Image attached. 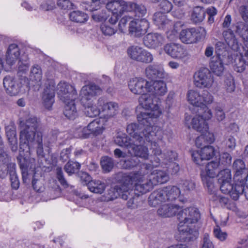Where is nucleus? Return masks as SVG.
<instances>
[{
	"mask_svg": "<svg viewBox=\"0 0 248 248\" xmlns=\"http://www.w3.org/2000/svg\"><path fill=\"white\" fill-rule=\"evenodd\" d=\"M177 218L179 222L178 224L179 240L189 242L196 240L199 235L194 224L198 222L200 218V214L198 209L188 207L177 213Z\"/></svg>",
	"mask_w": 248,
	"mask_h": 248,
	"instance_id": "obj_1",
	"label": "nucleus"
},
{
	"mask_svg": "<svg viewBox=\"0 0 248 248\" xmlns=\"http://www.w3.org/2000/svg\"><path fill=\"white\" fill-rule=\"evenodd\" d=\"M132 184L131 177L126 174H123L121 181L108 190V198L111 201L118 198L124 200H128L127 202L128 208L131 209L137 208L139 197L132 189L130 188L129 186Z\"/></svg>",
	"mask_w": 248,
	"mask_h": 248,
	"instance_id": "obj_2",
	"label": "nucleus"
},
{
	"mask_svg": "<svg viewBox=\"0 0 248 248\" xmlns=\"http://www.w3.org/2000/svg\"><path fill=\"white\" fill-rule=\"evenodd\" d=\"M40 121L35 117H30L25 122L20 123L19 152H30V143H32L39 131Z\"/></svg>",
	"mask_w": 248,
	"mask_h": 248,
	"instance_id": "obj_3",
	"label": "nucleus"
},
{
	"mask_svg": "<svg viewBox=\"0 0 248 248\" xmlns=\"http://www.w3.org/2000/svg\"><path fill=\"white\" fill-rule=\"evenodd\" d=\"M114 142L120 146L126 148L128 153L131 155L140 156L145 159L148 158V148L145 146L137 144L125 134H119L115 138Z\"/></svg>",
	"mask_w": 248,
	"mask_h": 248,
	"instance_id": "obj_4",
	"label": "nucleus"
},
{
	"mask_svg": "<svg viewBox=\"0 0 248 248\" xmlns=\"http://www.w3.org/2000/svg\"><path fill=\"white\" fill-rule=\"evenodd\" d=\"M126 131L137 144L142 146H144L147 142L152 141L155 136V132L153 131V127L143 128L136 123H131L127 125Z\"/></svg>",
	"mask_w": 248,
	"mask_h": 248,
	"instance_id": "obj_5",
	"label": "nucleus"
},
{
	"mask_svg": "<svg viewBox=\"0 0 248 248\" xmlns=\"http://www.w3.org/2000/svg\"><path fill=\"white\" fill-rule=\"evenodd\" d=\"M221 169L219 161L214 160L208 162L206 165V175L201 174V178L204 186L208 192H213L214 184L213 178L217 175Z\"/></svg>",
	"mask_w": 248,
	"mask_h": 248,
	"instance_id": "obj_6",
	"label": "nucleus"
},
{
	"mask_svg": "<svg viewBox=\"0 0 248 248\" xmlns=\"http://www.w3.org/2000/svg\"><path fill=\"white\" fill-rule=\"evenodd\" d=\"M206 34V31L203 27L191 28L182 30L179 38L184 43L190 44L203 40Z\"/></svg>",
	"mask_w": 248,
	"mask_h": 248,
	"instance_id": "obj_7",
	"label": "nucleus"
},
{
	"mask_svg": "<svg viewBox=\"0 0 248 248\" xmlns=\"http://www.w3.org/2000/svg\"><path fill=\"white\" fill-rule=\"evenodd\" d=\"M126 52L129 58L137 62L148 64L154 60L153 55L151 52L138 46H129Z\"/></svg>",
	"mask_w": 248,
	"mask_h": 248,
	"instance_id": "obj_8",
	"label": "nucleus"
},
{
	"mask_svg": "<svg viewBox=\"0 0 248 248\" xmlns=\"http://www.w3.org/2000/svg\"><path fill=\"white\" fill-rule=\"evenodd\" d=\"M3 84L6 93L11 96H15L18 94L23 86H29V81L25 77H23L20 81L14 77L6 76L3 78Z\"/></svg>",
	"mask_w": 248,
	"mask_h": 248,
	"instance_id": "obj_9",
	"label": "nucleus"
},
{
	"mask_svg": "<svg viewBox=\"0 0 248 248\" xmlns=\"http://www.w3.org/2000/svg\"><path fill=\"white\" fill-rule=\"evenodd\" d=\"M149 26V22L145 18L132 20L129 23V34L135 37H140L147 32Z\"/></svg>",
	"mask_w": 248,
	"mask_h": 248,
	"instance_id": "obj_10",
	"label": "nucleus"
},
{
	"mask_svg": "<svg viewBox=\"0 0 248 248\" xmlns=\"http://www.w3.org/2000/svg\"><path fill=\"white\" fill-rule=\"evenodd\" d=\"M200 151H193L191 154L193 161L198 165L202 166L204 161L210 160L215 155V149L211 145H204Z\"/></svg>",
	"mask_w": 248,
	"mask_h": 248,
	"instance_id": "obj_11",
	"label": "nucleus"
},
{
	"mask_svg": "<svg viewBox=\"0 0 248 248\" xmlns=\"http://www.w3.org/2000/svg\"><path fill=\"white\" fill-rule=\"evenodd\" d=\"M194 84L200 88H209L213 83L212 74L207 68L200 70L194 76Z\"/></svg>",
	"mask_w": 248,
	"mask_h": 248,
	"instance_id": "obj_12",
	"label": "nucleus"
},
{
	"mask_svg": "<svg viewBox=\"0 0 248 248\" xmlns=\"http://www.w3.org/2000/svg\"><path fill=\"white\" fill-rule=\"evenodd\" d=\"M102 93V89L94 83L83 86L80 93L81 103L85 104L88 101L93 102V98L95 96L100 95Z\"/></svg>",
	"mask_w": 248,
	"mask_h": 248,
	"instance_id": "obj_13",
	"label": "nucleus"
},
{
	"mask_svg": "<svg viewBox=\"0 0 248 248\" xmlns=\"http://www.w3.org/2000/svg\"><path fill=\"white\" fill-rule=\"evenodd\" d=\"M158 98L156 96L147 93L142 94L139 98L140 104L146 110L151 111H161L158 105Z\"/></svg>",
	"mask_w": 248,
	"mask_h": 248,
	"instance_id": "obj_14",
	"label": "nucleus"
},
{
	"mask_svg": "<svg viewBox=\"0 0 248 248\" xmlns=\"http://www.w3.org/2000/svg\"><path fill=\"white\" fill-rule=\"evenodd\" d=\"M150 87L149 82L142 78H132L128 82L129 90L136 94L142 95L146 92H150Z\"/></svg>",
	"mask_w": 248,
	"mask_h": 248,
	"instance_id": "obj_15",
	"label": "nucleus"
},
{
	"mask_svg": "<svg viewBox=\"0 0 248 248\" xmlns=\"http://www.w3.org/2000/svg\"><path fill=\"white\" fill-rule=\"evenodd\" d=\"M129 1L112 0L107 3L106 8L112 14L121 16L125 12H128Z\"/></svg>",
	"mask_w": 248,
	"mask_h": 248,
	"instance_id": "obj_16",
	"label": "nucleus"
},
{
	"mask_svg": "<svg viewBox=\"0 0 248 248\" xmlns=\"http://www.w3.org/2000/svg\"><path fill=\"white\" fill-rule=\"evenodd\" d=\"M76 91L73 86L66 82H60L57 86V94L60 99L66 103L70 100Z\"/></svg>",
	"mask_w": 248,
	"mask_h": 248,
	"instance_id": "obj_17",
	"label": "nucleus"
},
{
	"mask_svg": "<svg viewBox=\"0 0 248 248\" xmlns=\"http://www.w3.org/2000/svg\"><path fill=\"white\" fill-rule=\"evenodd\" d=\"M164 42L162 35L158 33H149L143 38L144 46L149 48H155L161 46Z\"/></svg>",
	"mask_w": 248,
	"mask_h": 248,
	"instance_id": "obj_18",
	"label": "nucleus"
},
{
	"mask_svg": "<svg viewBox=\"0 0 248 248\" xmlns=\"http://www.w3.org/2000/svg\"><path fill=\"white\" fill-rule=\"evenodd\" d=\"M164 49L167 54L174 58L182 59L187 55L186 50L178 44H167L164 46Z\"/></svg>",
	"mask_w": 248,
	"mask_h": 248,
	"instance_id": "obj_19",
	"label": "nucleus"
},
{
	"mask_svg": "<svg viewBox=\"0 0 248 248\" xmlns=\"http://www.w3.org/2000/svg\"><path fill=\"white\" fill-rule=\"evenodd\" d=\"M162 111L154 112H140L137 114V118L139 123L142 125L143 128L146 127H152L153 123V119L157 118L161 114Z\"/></svg>",
	"mask_w": 248,
	"mask_h": 248,
	"instance_id": "obj_20",
	"label": "nucleus"
},
{
	"mask_svg": "<svg viewBox=\"0 0 248 248\" xmlns=\"http://www.w3.org/2000/svg\"><path fill=\"white\" fill-rule=\"evenodd\" d=\"M222 36L228 46L234 51H238L239 48L238 39L232 27L223 31Z\"/></svg>",
	"mask_w": 248,
	"mask_h": 248,
	"instance_id": "obj_21",
	"label": "nucleus"
},
{
	"mask_svg": "<svg viewBox=\"0 0 248 248\" xmlns=\"http://www.w3.org/2000/svg\"><path fill=\"white\" fill-rule=\"evenodd\" d=\"M145 74L148 78L154 80L157 78H164L165 73L163 68L159 65L150 64L145 68Z\"/></svg>",
	"mask_w": 248,
	"mask_h": 248,
	"instance_id": "obj_22",
	"label": "nucleus"
},
{
	"mask_svg": "<svg viewBox=\"0 0 248 248\" xmlns=\"http://www.w3.org/2000/svg\"><path fill=\"white\" fill-rule=\"evenodd\" d=\"M232 169L234 171L233 181L238 182L243 181L242 177L247 173L245 162L241 159L235 160L232 164Z\"/></svg>",
	"mask_w": 248,
	"mask_h": 248,
	"instance_id": "obj_23",
	"label": "nucleus"
},
{
	"mask_svg": "<svg viewBox=\"0 0 248 248\" xmlns=\"http://www.w3.org/2000/svg\"><path fill=\"white\" fill-rule=\"evenodd\" d=\"M153 20L159 29H169L172 26V22L167 19V16L162 12H156L154 14Z\"/></svg>",
	"mask_w": 248,
	"mask_h": 248,
	"instance_id": "obj_24",
	"label": "nucleus"
},
{
	"mask_svg": "<svg viewBox=\"0 0 248 248\" xmlns=\"http://www.w3.org/2000/svg\"><path fill=\"white\" fill-rule=\"evenodd\" d=\"M231 27L236 34L244 41L248 42V24L247 23L238 21L233 24Z\"/></svg>",
	"mask_w": 248,
	"mask_h": 248,
	"instance_id": "obj_25",
	"label": "nucleus"
},
{
	"mask_svg": "<svg viewBox=\"0 0 248 248\" xmlns=\"http://www.w3.org/2000/svg\"><path fill=\"white\" fill-rule=\"evenodd\" d=\"M161 189L153 191L148 198L149 204L152 207H156L162 202H166V199Z\"/></svg>",
	"mask_w": 248,
	"mask_h": 248,
	"instance_id": "obj_26",
	"label": "nucleus"
},
{
	"mask_svg": "<svg viewBox=\"0 0 248 248\" xmlns=\"http://www.w3.org/2000/svg\"><path fill=\"white\" fill-rule=\"evenodd\" d=\"M179 210V206L177 205L164 204L158 209L157 214L160 216L171 217L177 215V213Z\"/></svg>",
	"mask_w": 248,
	"mask_h": 248,
	"instance_id": "obj_27",
	"label": "nucleus"
},
{
	"mask_svg": "<svg viewBox=\"0 0 248 248\" xmlns=\"http://www.w3.org/2000/svg\"><path fill=\"white\" fill-rule=\"evenodd\" d=\"M166 202H173L176 200L179 196L180 190L175 186H168L161 189Z\"/></svg>",
	"mask_w": 248,
	"mask_h": 248,
	"instance_id": "obj_28",
	"label": "nucleus"
},
{
	"mask_svg": "<svg viewBox=\"0 0 248 248\" xmlns=\"http://www.w3.org/2000/svg\"><path fill=\"white\" fill-rule=\"evenodd\" d=\"M32 186L33 189L37 192H42L45 189V179L44 177L37 174L34 173L32 176Z\"/></svg>",
	"mask_w": 248,
	"mask_h": 248,
	"instance_id": "obj_29",
	"label": "nucleus"
},
{
	"mask_svg": "<svg viewBox=\"0 0 248 248\" xmlns=\"http://www.w3.org/2000/svg\"><path fill=\"white\" fill-rule=\"evenodd\" d=\"M224 61V58H213L210 63L211 69L213 73L218 76H221L224 70L223 65Z\"/></svg>",
	"mask_w": 248,
	"mask_h": 248,
	"instance_id": "obj_30",
	"label": "nucleus"
},
{
	"mask_svg": "<svg viewBox=\"0 0 248 248\" xmlns=\"http://www.w3.org/2000/svg\"><path fill=\"white\" fill-rule=\"evenodd\" d=\"M63 114L68 119L74 120L77 117L78 112L74 100L71 98L70 101L65 103Z\"/></svg>",
	"mask_w": 248,
	"mask_h": 248,
	"instance_id": "obj_31",
	"label": "nucleus"
},
{
	"mask_svg": "<svg viewBox=\"0 0 248 248\" xmlns=\"http://www.w3.org/2000/svg\"><path fill=\"white\" fill-rule=\"evenodd\" d=\"M195 140V144L198 148H200L206 143H211L214 142L215 139L214 135L208 132V130L205 131Z\"/></svg>",
	"mask_w": 248,
	"mask_h": 248,
	"instance_id": "obj_32",
	"label": "nucleus"
},
{
	"mask_svg": "<svg viewBox=\"0 0 248 248\" xmlns=\"http://www.w3.org/2000/svg\"><path fill=\"white\" fill-rule=\"evenodd\" d=\"M102 112L107 117H111L116 114L118 111V105L113 102H109L103 104Z\"/></svg>",
	"mask_w": 248,
	"mask_h": 248,
	"instance_id": "obj_33",
	"label": "nucleus"
},
{
	"mask_svg": "<svg viewBox=\"0 0 248 248\" xmlns=\"http://www.w3.org/2000/svg\"><path fill=\"white\" fill-rule=\"evenodd\" d=\"M231 181H224L223 183H219L220 184V189L225 194H229L231 198L232 199V193H237L235 191V188L236 185H240L241 181L234 182L233 185L231 184Z\"/></svg>",
	"mask_w": 248,
	"mask_h": 248,
	"instance_id": "obj_34",
	"label": "nucleus"
},
{
	"mask_svg": "<svg viewBox=\"0 0 248 248\" xmlns=\"http://www.w3.org/2000/svg\"><path fill=\"white\" fill-rule=\"evenodd\" d=\"M191 123L193 128L200 132L204 133L208 129L207 122L197 115L192 119Z\"/></svg>",
	"mask_w": 248,
	"mask_h": 248,
	"instance_id": "obj_35",
	"label": "nucleus"
},
{
	"mask_svg": "<svg viewBox=\"0 0 248 248\" xmlns=\"http://www.w3.org/2000/svg\"><path fill=\"white\" fill-rule=\"evenodd\" d=\"M152 92L155 96L164 95L167 92L166 84L162 80H156L152 85Z\"/></svg>",
	"mask_w": 248,
	"mask_h": 248,
	"instance_id": "obj_36",
	"label": "nucleus"
},
{
	"mask_svg": "<svg viewBox=\"0 0 248 248\" xmlns=\"http://www.w3.org/2000/svg\"><path fill=\"white\" fill-rule=\"evenodd\" d=\"M131 11H134L139 17H143L147 14V9L144 5L129 1L128 12Z\"/></svg>",
	"mask_w": 248,
	"mask_h": 248,
	"instance_id": "obj_37",
	"label": "nucleus"
},
{
	"mask_svg": "<svg viewBox=\"0 0 248 248\" xmlns=\"http://www.w3.org/2000/svg\"><path fill=\"white\" fill-rule=\"evenodd\" d=\"M205 16V11L203 7L196 6L193 8L191 14V20L195 23L202 22Z\"/></svg>",
	"mask_w": 248,
	"mask_h": 248,
	"instance_id": "obj_38",
	"label": "nucleus"
},
{
	"mask_svg": "<svg viewBox=\"0 0 248 248\" xmlns=\"http://www.w3.org/2000/svg\"><path fill=\"white\" fill-rule=\"evenodd\" d=\"M90 11L92 12V18L96 22L105 21L108 16L105 10H100L99 7L96 9L93 8Z\"/></svg>",
	"mask_w": 248,
	"mask_h": 248,
	"instance_id": "obj_39",
	"label": "nucleus"
},
{
	"mask_svg": "<svg viewBox=\"0 0 248 248\" xmlns=\"http://www.w3.org/2000/svg\"><path fill=\"white\" fill-rule=\"evenodd\" d=\"M70 20L73 22L83 23L88 19V16L81 11H74L69 14Z\"/></svg>",
	"mask_w": 248,
	"mask_h": 248,
	"instance_id": "obj_40",
	"label": "nucleus"
},
{
	"mask_svg": "<svg viewBox=\"0 0 248 248\" xmlns=\"http://www.w3.org/2000/svg\"><path fill=\"white\" fill-rule=\"evenodd\" d=\"M88 189L92 192L102 193L106 188V185L100 180H92L88 185Z\"/></svg>",
	"mask_w": 248,
	"mask_h": 248,
	"instance_id": "obj_41",
	"label": "nucleus"
},
{
	"mask_svg": "<svg viewBox=\"0 0 248 248\" xmlns=\"http://www.w3.org/2000/svg\"><path fill=\"white\" fill-rule=\"evenodd\" d=\"M187 96L188 101L195 107V109L203 104V102H202L201 95L195 91H189L187 93Z\"/></svg>",
	"mask_w": 248,
	"mask_h": 248,
	"instance_id": "obj_42",
	"label": "nucleus"
},
{
	"mask_svg": "<svg viewBox=\"0 0 248 248\" xmlns=\"http://www.w3.org/2000/svg\"><path fill=\"white\" fill-rule=\"evenodd\" d=\"M196 111L197 113L196 115L199 117V118H200L205 121L210 119L212 116L211 110L204 103L196 108Z\"/></svg>",
	"mask_w": 248,
	"mask_h": 248,
	"instance_id": "obj_43",
	"label": "nucleus"
},
{
	"mask_svg": "<svg viewBox=\"0 0 248 248\" xmlns=\"http://www.w3.org/2000/svg\"><path fill=\"white\" fill-rule=\"evenodd\" d=\"M138 157L134 155V156L123 159L120 161V164L124 169H131L139 164L140 160Z\"/></svg>",
	"mask_w": 248,
	"mask_h": 248,
	"instance_id": "obj_44",
	"label": "nucleus"
},
{
	"mask_svg": "<svg viewBox=\"0 0 248 248\" xmlns=\"http://www.w3.org/2000/svg\"><path fill=\"white\" fill-rule=\"evenodd\" d=\"M227 44L218 41L217 42L215 45V52L217 54V57L226 58L229 56V52L227 50Z\"/></svg>",
	"mask_w": 248,
	"mask_h": 248,
	"instance_id": "obj_45",
	"label": "nucleus"
},
{
	"mask_svg": "<svg viewBox=\"0 0 248 248\" xmlns=\"http://www.w3.org/2000/svg\"><path fill=\"white\" fill-rule=\"evenodd\" d=\"M156 172L153 174L152 182L153 185L162 184L167 182L169 180V176L163 171L156 170Z\"/></svg>",
	"mask_w": 248,
	"mask_h": 248,
	"instance_id": "obj_46",
	"label": "nucleus"
},
{
	"mask_svg": "<svg viewBox=\"0 0 248 248\" xmlns=\"http://www.w3.org/2000/svg\"><path fill=\"white\" fill-rule=\"evenodd\" d=\"M85 107V114L89 117H95L100 113V110L95 105H93L92 101H88L83 104Z\"/></svg>",
	"mask_w": 248,
	"mask_h": 248,
	"instance_id": "obj_47",
	"label": "nucleus"
},
{
	"mask_svg": "<svg viewBox=\"0 0 248 248\" xmlns=\"http://www.w3.org/2000/svg\"><path fill=\"white\" fill-rule=\"evenodd\" d=\"M34 144H37L36 147V152L38 156L40 157L45 156V153L43 149V145L42 142V133H39L37 134V136L35 138L34 140L32 143H30V149L31 147L33 146Z\"/></svg>",
	"mask_w": 248,
	"mask_h": 248,
	"instance_id": "obj_48",
	"label": "nucleus"
},
{
	"mask_svg": "<svg viewBox=\"0 0 248 248\" xmlns=\"http://www.w3.org/2000/svg\"><path fill=\"white\" fill-rule=\"evenodd\" d=\"M153 186V183L151 180H147L136 184L135 186V189L141 194H143L152 189Z\"/></svg>",
	"mask_w": 248,
	"mask_h": 248,
	"instance_id": "obj_49",
	"label": "nucleus"
},
{
	"mask_svg": "<svg viewBox=\"0 0 248 248\" xmlns=\"http://www.w3.org/2000/svg\"><path fill=\"white\" fill-rule=\"evenodd\" d=\"M100 164L104 172H109L113 168L114 163L112 158L108 156H103L101 159Z\"/></svg>",
	"mask_w": 248,
	"mask_h": 248,
	"instance_id": "obj_50",
	"label": "nucleus"
},
{
	"mask_svg": "<svg viewBox=\"0 0 248 248\" xmlns=\"http://www.w3.org/2000/svg\"><path fill=\"white\" fill-rule=\"evenodd\" d=\"M243 182H241L240 185H236L235 188V191L237 193H232V199L234 201L238 200L240 195H244L246 199L248 201V186H242Z\"/></svg>",
	"mask_w": 248,
	"mask_h": 248,
	"instance_id": "obj_51",
	"label": "nucleus"
},
{
	"mask_svg": "<svg viewBox=\"0 0 248 248\" xmlns=\"http://www.w3.org/2000/svg\"><path fill=\"white\" fill-rule=\"evenodd\" d=\"M80 164L77 162L69 161L64 167V170L68 174L71 175L78 171L80 168Z\"/></svg>",
	"mask_w": 248,
	"mask_h": 248,
	"instance_id": "obj_52",
	"label": "nucleus"
},
{
	"mask_svg": "<svg viewBox=\"0 0 248 248\" xmlns=\"http://www.w3.org/2000/svg\"><path fill=\"white\" fill-rule=\"evenodd\" d=\"M100 28L102 33L105 36H110L117 31V28L116 26H111L107 22L102 23Z\"/></svg>",
	"mask_w": 248,
	"mask_h": 248,
	"instance_id": "obj_53",
	"label": "nucleus"
},
{
	"mask_svg": "<svg viewBox=\"0 0 248 248\" xmlns=\"http://www.w3.org/2000/svg\"><path fill=\"white\" fill-rule=\"evenodd\" d=\"M86 128H88L90 134H93L97 135L101 134L103 132L102 128L100 126L98 121L96 120H94L90 123Z\"/></svg>",
	"mask_w": 248,
	"mask_h": 248,
	"instance_id": "obj_54",
	"label": "nucleus"
},
{
	"mask_svg": "<svg viewBox=\"0 0 248 248\" xmlns=\"http://www.w3.org/2000/svg\"><path fill=\"white\" fill-rule=\"evenodd\" d=\"M148 143L151 144V149L152 150L153 154L156 156H160V158L157 157L156 159H155L156 163H159L161 159L163 160L164 158L160 147L158 146V144L156 142L153 141V139L150 142H147L145 144L148 145Z\"/></svg>",
	"mask_w": 248,
	"mask_h": 248,
	"instance_id": "obj_55",
	"label": "nucleus"
},
{
	"mask_svg": "<svg viewBox=\"0 0 248 248\" xmlns=\"http://www.w3.org/2000/svg\"><path fill=\"white\" fill-rule=\"evenodd\" d=\"M30 77L32 80L36 82H40L42 78V72L40 66L38 65H34L32 66Z\"/></svg>",
	"mask_w": 248,
	"mask_h": 248,
	"instance_id": "obj_56",
	"label": "nucleus"
},
{
	"mask_svg": "<svg viewBox=\"0 0 248 248\" xmlns=\"http://www.w3.org/2000/svg\"><path fill=\"white\" fill-rule=\"evenodd\" d=\"M223 143L226 149L229 151L234 149L236 146V140L232 135H226Z\"/></svg>",
	"mask_w": 248,
	"mask_h": 248,
	"instance_id": "obj_57",
	"label": "nucleus"
},
{
	"mask_svg": "<svg viewBox=\"0 0 248 248\" xmlns=\"http://www.w3.org/2000/svg\"><path fill=\"white\" fill-rule=\"evenodd\" d=\"M248 59L245 57V54L244 56H242L240 58H239L238 61L236 60L235 70L237 72H242L245 69L246 66H248Z\"/></svg>",
	"mask_w": 248,
	"mask_h": 248,
	"instance_id": "obj_58",
	"label": "nucleus"
},
{
	"mask_svg": "<svg viewBox=\"0 0 248 248\" xmlns=\"http://www.w3.org/2000/svg\"><path fill=\"white\" fill-rule=\"evenodd\" d=\"M6 54H8V60L11 61L12 58V55H14V57L19 58L20 56V49L18 46L16 44H12L10 45L7 49Z\"/></svg>",
	"mask_w": 248,
	"mask_h": 248,
	"instance_id": "obj_59",
	"label": "nucleus"
},
{
	"mask_svg": "<svg viewBox=\"0 0 248 248\" xmlns=\"http://www.w3.org/2000/svg\"><path fill=\"white\" fill-rule=\"evenodd\" d=\"M218 177V183H223L224 181H231V171L230 169H224L220 170L217 175Z\"/></svg>",
	"mask_w": 248,
	"mask_h": 248,
	"instance_id": "obj_60",
	"label": "nucleus"
},
{
	"mask_svg": "<svg viewBox=\"0 0 248 248\" xmlns=\"http://www.w3.org/2000/svg\"><path fill=\"white\" fill-rule=\"evenodd\" d=\"M55 93H44L43 95V103L45 107L49 109L54 102Z\"/></svg>",
	"mask_w": 248,
	"mask_h": 248,
	"instance_id": "obj_61",
	"label": "nucleus"
},
{
	"mask_svg": "<svg viewBox=\"0 0 248 248\" xmlns=\"http://www.w3.org/2000/svg\"><path fill=\"white\" fill-rule=\"evenodd\" d=\"M153 163V162H152ZM157 166V164L154 165L150 163H142L140 165V169L138 171V173L141 176H143L148 174L152 171L153 169V166Z\"/></svg>",
	"mask_w": 248,
	"mask_h": 248,
	"instance_id": "obj_62",
	"label": "nucleus"
},
{
	"mask_svg": "<svg viewBox=\"0 0 248 248\" xmlns=\"http://www.w3.org/2000/svg\"><path fill=\"white\" fill-rule=\"evenodd\" d=\"M90 135V134L86 127L78 128L74 132V136L77 138L87 139Z\"/></svg>",
	"mask_w": 248,
	"mask_h": 248,
	"instance_id": "obj_63",
	"label": "nucleus"
},
{
	"mask_svg": "<svg viewBox=\"0 0 248 248\" xmlns=\"http://www.w3.org/2000/svg\"><path fill=\"white\" fill-rule=\"evenodd\" d=\"M180 185L182 189L186 191L193 190L195 187V183L190 180H182Z\"/></svg>",
	"mask_w": 248,
	"mask_h": 248,
	"instance_id": "obj_64",
	"label": "nucleus"
}]
</instances>
